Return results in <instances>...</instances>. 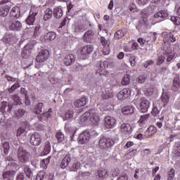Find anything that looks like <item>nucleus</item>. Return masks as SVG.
<instances>
[{
	"label": "nucleus",
	"instance_id": "nucleus-1",
	"mask_svg": "<svg viewBox=\"0 0 180 180\" xmlns=\"http://www.w3.org/2000/svg\"><path fill=\"white\" fill-rule=\"evenodd\" d=\"M115 146V141L112 138L103 136L98 141V147L101 150H109Z\"/></svg>",
	"mask_w": 180,
	"mask_h": 180
},
{
	"label": "nucleus",
	"instance_id": "nucleus-2",
	"mask_svg": "<svg viewBox=\"0 0 180 180\" xmlns=\"http://www.w3.org/2000/svg\"><path fill=\"white\" fill-rule=\"evenodd\" d=\"M109 67V63L106 60L98 61L96 63V75H109V72L106 70V68Z\"/></svg>",
	"mask_w": 180,
	"mask_h": 180
},
{
	"label": "nucleus",
	"instance_id": "nucleus-3",
	"mask_svg": "<svg viewBox=\"0 0 180 180\" xmlns=\"http://www.w3.org/2000/svg\"><path fill=\"white\" fill-rule=\"evenodd\" d=\"M17 157L20 162L26 164L30 158V153L27 152V150L22 147H20L17 151Z\"/></svg>",
	"mask_w": 180,
	"mask_h": 180
},
{
	"label": "nucleus",
	"instance_id": "nucleus-4",
	"mask_svg": "<svg viewBox=\"0 0 180 180\" xmlns=\"http://www.w3.org/2000/svg\"><path fill=\"white\" fill-rule=\"evenodd\" d=\"M120 131L125 140L130 139V134L133 132V127L129 123H123L120 127Z\"/></svg>",
	"mask_w": 180,
	"mask_h": 180
},
{
	"label": "nucleus",
	"instance_id": "nucleus-5",
	"mask_svg": "<svg viewBox=\"0 0 180 180\" xmlns=\"http://www.w3.org/2000/svg\"><path fill=\"white\" fill-rule=\"evenodd\" d=\"M39 11H40L39 7H36V6L31 7L30 14L25 20L27 25H29V26H32V25H34V22L36 20V16H37L39 13Z\"/></svg>",
	"mask_w": 180,
	"mask_h": 180
},
{
	"label": "nucleus",
	"instance_id": "nucleus-6",
	"mask_svg": "<svg viewBox=\"0 0 180 180\" xmlns=\"http://www.w3.org/2000/svg\"><path fill=\"white\" fill-rule=\"evenodd\" d=\"M139 102H140V108L142 113H146L148 112V108H150V101H148V100L144 97L138 96L134 100V103H138Z\"/></svg>",
	"mask_w": 180,
	"mask_h": 180
},
{
	"label": "nucleus",
	"instance_id": "nucleus-7",
	"mask_svg": "<svg viewBox=\"0 0 180 180\" xmlns=\"http://www.w3.org/2000/svg\"><path fill=\"white\" fill-rule=\"evenodd\" d=\"M7 26L13 32H20L22 30V22L16 19H11L7 22Z\"/></svg>",
	"mask_w": 180,
	"mask_h": 180
},
{
	"label": "nucleus",
	"instance_id": "nucleus-8",
	"mask_svg": "<svg viewBox=\"0 0 180 180\" xmlns=\"http://www.w3.org/2000/svg\"><path fill=\"white\" fill-rule=\"evenodd\" d=\"M131 96V89L130 88H124L117 94V98L119 101L129 99Z\"/></svg>",
	"mask_w": 180,
	"mask_h": 180
},
{
	"label": "nucleus",
	"instance_id": "nucleus-9",
	"mask_svg": "<svg viewBox=\"0 0 180 180\" xmlns=\"http://www.w3.org/2000/svg\"><path fill=\"white\" fill-rule=\"evenodd\" d=\"M89 117L90 122L93 123V124H98L101 120V117L99 116V113L96 110H89Z\"/></svg>",
	"mask_w": 180,
	"mask_h": 180
},
{
	"label": "nucleus",
	"instance_id": "nucleus-10",
	"mask_svg": "<svg viewBox=\"0 0 180 180\" xmlns=\"http://www.w3.org/2000/svg\"><path fill=\"white\" fill-rule=\"evenodd\" d=\"M30 143L31 146H34V147L40 146L41 144V135L37 132L33 133L30 136Z\"/></svg>",
	"mask_w": 180,
	"mask_h": 180
},
{
	"label": "nucleus",
	"instance_id": "nucleus-11",
	"mask_svg": "<svg viewBox=\"0 0 180 180\" xmlns=\"http://www.w3.org/2000/svg\"><path fill=\"white\" fill-rule=\"evenodd\" d=\"M49 56L50 52L49 51V50H41L36 56L35 61H37V63H44V61H46V60L49 58Z\"/></svg>",
	"mask_w": 180,
	"mask_h": 180
},
{
	"label": "nucleus",
	"instance_id": "nucleus-12",
	"mask_svg": "<svg viewBox=\"0 0 180 180\" xmlns=\"http://www.w3.org/2000/svg\"><path fill=\"white\" fill-rule=\"evenodd\" d=\"M90 139L91 134L89 133V131H84L79 135L78 143L79 144H86V143L89 141Z\"/></svg>",
	"mask_w": 180,
	"mask_h": 180
},
{
	"label": "nucleus",
	"instance_id": "nucleus-13",
	"mask_svg": "<svg viewBox=\"0 0 180 180\" xmlns=\"http://www.w3.org/2000/svg\"><path fill=\"white\" fill-rule=\"evenodd\" d=\"M12 109H13V105L12 103H7L6 101L1 102L0 108V112L1 113H11Z\"/></svg>",
	"mask_w": 180,
	"mask_h": 180
},
{
	"label": "nucleus",
	"instance_id": "nucleus-14",
	"mask_svg": "<svg viewBox=\"0 0 180 180\" xmlns=\"http://www.w3.org/2000/svg\"><path fill=\"white\" fill-rule=\"evenodd\" d=\"M105 126L107 129H113L116 126V119L113 117L107 116L104 119Z\"/></svg>",
	"mask_w": 180,
	"mask_h": 180
},
{
	"label": "nucleus",
	"instance_id": "nucleus-15",
	"mask_svg": "<svg viewBox=\"0 0 180 180\" xmlns=\"http://www.w3.org/2000/svg\"><path fill=\"white\" fill-rule=\"evenodd\" d=\"M100 40H101V43L103 46V53L105 56H108V54H110V47L109 46V41H108L106 39H105L104 37H101Z\"/></svg>",
	"mask_w": 180,
	"mask_h": 180
},
{
	"label": "nucleus",
	"instance_id": "nucleus-16",
	"mask_svg": "<svg viewBox=\"0 0 180 180\" xmlns=\"http://www.w3.org/2000/svg\"><path fill=\"white\" fill-rule=\"evenodd\" d=\"M94 51V46L86 45L82 46L79 49V53L81 56H89Z\"/></svg>",
	"mask_w": 180,
	"mask_h": 180
},
{
	"label": "nucleus",
	"instance_id": "nucleus-17",
	"mask_svg": "<svg viewBox=\"0 0 180 180\" xmlns=\"http://www.w3.org/2000/svg\"><path fill=\"white\" fill-rule=\"evenodd\" d=\"M163 41L164 43H175L176 38H175L174 34L170 32L164 34Z\"/></svg>",
	"mask_w": 180,
	"mask_h": 180
},
{
	"label": "nucleus",
	"instance_id": "nucleus-18",
	"mask_svg": "<svg viewBox=\"0 0 180 180\" xmlns=\"http://www.w3.org/2000/svg\"><path fill=\"white\" fill-rule=\"evenodd\" d=\"M75 62V56L72 54H68L63 58V63L65 65H72Z\"/></svg>",
	"mask_w": 180,
	"mask_h": 180
},
{
	"label": "nucleus",
	"instance_id": "nucleus-19",
	"mask_svg": "<svg viewBox=\"0 0 180 180\" xmlns=\"http://www.w3.org/2000/svg\"><path fill=\"white\" fill-rule=\"evenodd\" d=\"M10 18H15L19 19L20 18V8L19 6H14L10 11Z\"/></svg>",
	"mask_w": 180,
	"mask_h": 180
},
{
	"label": "nucleus",
	"instance_id": "nucleus-20",
	"mask_svg": "<svg viewBox=\"0 0 180 180\" xmlns=\"http://www.w3.org/2000/svg\"><path fill=\"white\" fill-rule=\"evenodd\" d=\"M179 88H180V75H176L173 80L172 90L174 91V92H176V91H178Z\"/></svg>",
	"mask_w": 180,
	"mask_h": 180
},
{
	"label": "nucleus",
	"instance_id": "nucleus-21",
	"mask_svg": "<svg viewBox=\"0 0 180 180\" xmlns=\"http://www.w3.org/2000/svg\"><path fill=\"white\" fill-rule=\"evenodd\" d=\"M16 175V171L13 169L4 170L2 173L3 179H11Z\"/></svg>",
	"mask_w": 180,
	"mask_h": 180
},
{
	"label": "nucleus",
	"instance_id": "nucleus-22",
	"mask_svg": "<svg viewBox=\"0 0 180 180\" xmlns=\"http://www.w3.org/2000/svg\"><path fill=\"white\" fill-rule=\"evenodd\" d=\"M95 34L94 33L93 31L91 30H88L87 32H86L84 33V34L83 35V40L86 42V43H91V41H92V40H94V35Z\"/></svg>",
	"mask_w": 180,
	"mask_h": 180
},
{
	"label": "nucleus",
	"instance_id": "nucleus-23",
	"mask_svg": "<svg viewBox=\"0 0 180 180\" xmlns=\"http://www.w3.org/2000/svg\"><path fill=\"white\" fill-rule=\"evenodd\" d=\"M87 99L86 97H82L79 99L76 100L73 105L75 108H82L86 105Z\"/></svg>",
	"mask_w": 180,
	"mask_h": 180
},
{
	"label": "nucleus",
	"instance_id": "nucleus-24",
	"mask_svg": "<svg viewBox=\"0 0 180 180\" xmlns=\"http://www.w3.org/2000/svg\"><path fill=\"white\" fill-rule=\"evenodd\" d=\"M79 167H81V163H79L78 161H71L68 167L69 171L77 172V171L79 169Z\"/></svg>",
	"mask_w": 180,
	"mask_h": 180
},
{
	"label": "nucleus",
	"instance_id": "nucleus-25",
	"mask_svg": "<svg viewBox=\"0 0 180 180\" xmlns=\"http://www.w3.org/2000/svg\"><path fill=\"white\" fill-rule=\"evenodd\" d=\"M70 163L71 158L70 157V155H66L60 162V167L63 168V169H65L67 167H70Z\"/></svg>",
	"mask_w": 180,
	"mask_h": 180
},
{
	"label": "nucleus",
	"instance_id": "nucleus-26",
	"mask_svg": "<svg viewBox=\"0 0 180 180\" xmlns=\"http://www.w3.org/2000/svg\"><path fill=\"white\" fill-rule=\"evenodd\" d=\"M155 133H157V128L153 125H150L146 131L145 136H146L147 139H150V137L154 136Z\"/></svg>",
	"mask_w": 180,
	"mask_h": 180
},
{
	"label": "nucleus",
	"instance_id": "nucleus-27",
	"mask_svg": "<svg viewBox=\"0 0 180 180\" xmlns=\"http://www.w3.org/2000/svg\"><path fill=\"white\" fill-rule=\"evenodd\" d=\"M126 34H127V29L124 28V29L119 30L115 33V39L116 40H119L120 39H123V37H124Z\"/></svg>",
	"mask_w": 180,
	"mask_h": 180
},
{
	"label": "nucleus",
	"instance_id": "nucleus-28",
	"mask_svg": "<svg viewBox=\"0 0 180 180\" xmlns=\"http://www.w3.org/2000/svg\"><path fill=\"white\" fill-rule=\"evenodd\" d=\"M9 11H11V7L9 6H2L0 7V16L2 18H6L8 14L9 13Z\"/></svg>",
	"mask_w": 180,
	"mask_h": 180
},
{
	"label": "nucleus",
	"instance_id": "nucleus-29",
	"mask_svg": "<svg viewBox=\"0 0 180 180\" xmlns=\"http://www.w3.org/2000/svg\"><path fill=\"white\" fill-rule=\"evenodd\" d=\"M154 18L160 19V21L161 22L165 18H168V13L164 10L160 11L154 15Z\"/></svg>",
	"mask_w": 180,
	"mask_h": 180
},
{
	"label": "nucleus",
	"instance_id": "nucleus-30",
	"mask_svg": "<svg viewBox=\"0 0 180 180\" xmlns=\"http://www.w3.org/2000/svg\"><path fill=\"white\" fill-rule=\"evenodd\" d=\"M24 174L28 179H32L33 178V172H32V169L29 167L27 165H24L23 167Z\"/></svg>",
	"mask_w": 180,
	"mask_h": 180
},
{
	"label": "nucleus",
	"instance_id": "nucleus-31",
	"mask_svg": "<svg viewBox=\"0 0 180 180\" xmlns=\"http://www.w3.org/2000/svg\"><path fill=\"white\" fill-rule=\"evenodd\" d=\"M149 117H150V114H146L141 116L139 120L138 121V124L140 126V127H144V125L146 124V122L148 120Z\"/></svg>",
	"mask_w": 180,
	"mask_h": 180
},
{
	"label": "nucleus",
	"instance_id": "nucleus-32",
	"mask_svg": "<svg viewBox=\"0 0 180 180\" xmlns=\"http://www.w3.org/2000/svg\"><path fill=\"white\" fill-rule=\"evenodd\" d=\"M53 16L56 19L63 18V9L60 7H56L53 8Z\"/></svg>",
	"mask_w": 180,
	"mask_h": 180
},
{
	"label": "nucleus",
	"instance_id": "nucleus-33",
	"mask_svg": "<svg viewBox=\"0 0 180 180\" xmlns=\"http://www.w3.org/2000/svg\"><path fill=\"white\" fill-rule=\"evenodd\" d=\"M122 112L123 115H131L134 113V107L133 106H125L122 108Z\"/></svg>",
	"mask_w": 180,
	"mask_h": 180
},
{
	"label": "nucleus",
	"instance_id": "nucleus-34",
	"mask_svg": "<svg viewBox=\"0 0 180 180\" xmlns=\"http://www.w3.org/2000/svg\"><path fill=\"white\" fill-rule=\"evenodd\" d=\"M173 153L176 157H180V141L175 142L173 146Z\"/></svg>",
	"mask_w": 180,
	"mask_h": 180
},
{
	"label": "nucleus",
	"instance_id": "nucleus-35",
	"mask_svg": "<svg viewBox=\"0 0 180 180\" xmlns=\"http://www.w3.org/2000/svg\"><path fill=\"white\" fill-rule=\"evenodd\" d=\"M44 106V104L43 103H38L33 109L34 113L36 115H40Z\"/></svg>",
	"mask_w": 180,
	"mask_h": 180
},
{
	"label": "nucleus",
	"instance_id": "nucleus-36",
	"mask_svg": "<svg viewBox=\"0 0 180 180\" xmlns=\"http://www.w3.org/2000/svg\"><path fill=\"white\" fill-rule=\"evenodd\" d=\"M3 41L6 44H13V42L15 41V37L12 35H6L3 38Z\"/></svg>",
	"mask_w": 180,
	"mask_h": 180
},
{
	"label": "nucleus",
	"instance_id": "nucleus-37",
	"mask_svg": "<svg viewBox=\"0 0 180 180\" xmlns=\"http://www.w3.org/2000/svg\"><path fill=\"white\" fill-rule=\"evenodd\" d=\"M25 113H26V110L23 108H18L14 111V115L18 119L22 117L25 115Z\"/></svg>",
	"mask_w": 180,
	"mask_h": 180
},
{
	"label": "nucleus",
	"instance_id": "nucleus-38",
	"mask_svg": "<svg viewBox=\"0 0 180 180\" xmlns=\"http://www.w3.org/2000/svg\"><path fill=\"white\" fill-rule=\"evenodd\" d=\"M50 112H51V108H49L48 112H45L44 113H42L41 115L38 117L39 120L40 122H43V120H46V119H49V117H51V115L50 114Z\"/></svg>",
	"mask_w": 180,
	"mask_h": 180
},
{
	"label": "nucleus",
	"instance_id": "nucleus-39",
	"mask_svg": "<svg viewBox=\"0 0 180 180\" xmlns=\"http://www.w3.org/2000/svg\"><path fill=\"white\" fill-rule=\"evenodd\" d=\"M51 151V145L50 144V141H46L44 143L43 153L44 154V155H47V154H50Z\"/></svg>",
	"mask_w": 180,
	"mask_h": 180
},
{
	"label": "nucleus",
	"instance_id": "nucleus-40",
	"mask_svg": "<svg viewBox=\"0 0 180 180\" xmlns=\"http://www.w3.org/2000/svg\"><path fill=\"white\" fill-rule=\"evenodd\" d=\"M51 18H53V10L46 8L44 11V20H49Z\"/></svg>",
	"mask_w": 180,
	"mask_h": 180
},
{
	"label": "nucleus",
	"instance_id": "nucleus-41",
	"mask_svg": "<svg viewBox=\"0 0 180 180\" xmlns=\"http://www.w3.org/2000/svg\"><path fill=\"white\" fill-rule=\"evenodd\" d=\"M56 37V34L54 32H49L45 34V40H54Z\"/></svg>",
	"mask_w": 180,
	"mask_h": 180
},
{
	"label": "nucleus",
	"instance_id": "nucleus-42",
	"mask_svg": "<svg viewBox=\"0 0 180 180\" xmlns=\"http://www.w3.org/2000/svg\"><path fill=\"white\" fill-rule=\"evenodd\" d=\"M161 101L164 104V106L169 103V95L167 93H163L161 96Z\"/></svg>",
	"mask_w": 180,
	"mask_h": 180
},
{
	"label": "nucleus",
	"instance_id": "nucleus-43",
	"mask_svg": "<svg viewBox=\"0 0 180 180\" xmlns=\"http://www.w3.org/2000/svg\"><path fill=\"white\" fill-rule=\"evenodd\" d=\"M82 32H85V26H84V25H78L75 27L74 32L76 33V34L82 33Z\"/></svg>",
	"mask_w": 180,
	"mask_h": 180
},
{
	"label": "nucleus",
	"instance_id": "nucleus-44",
	"mask_svg": "<svg viewBox=\"0 0 180 180\" xmlns=\"http://www.w3.org/2000/svg\"><path fill=\"white\" fill-rule=\"evenodd\" d=\"M50 160H51V156L48 157L46 159L42 160L40 163L41 168L46 169L47 168V165L50 164Z\"/></svg>",
	"mask_w": 180,
	"mask_h": 180
},
{
	"label": "nucleus",
	"instance_id": "nucleus-45",
	"mask_svg": "<svg viewBox=\"0 0 180 180\" xmlns=\"http://www.w3.org/2000/svg\"><path fill=\"white\" fill-rule=\"evenodd\" d=\"M129 84H130V75L129 74H126L124 75L121 81V84L126 86V85H129Z\"/></svg>",
	"mask_w": 180,
	"mask_h": 180
},
{
	"label": "nucleus",
	"instance_id": "nucleus-46",
	"mask_svg": "<svg viewBox=\"0 0 180 180\" xmlns=\"http://www.w3.org/2000/svg\"><path fill=\"white\" fill-rule=\"evenodd\" d=\"M20 86V84H19V81H17L14 84H13L8 89V91L9 94L13 93L15 89H18Z\"/></svg>",
	"mask_w": 180,
	"mask_h": 180
},
{
	"label": "nucleus",
	"instance_id": "nucleus-47",
	"mask_svg": "<svg viewBox=\"0 0 180 180\" xmlns=\"http://www.w3.org/2000/svg\"><path fill=\"white\" fill-rule=\"evenodd\" d=\"M174 178H175V169L172 168L167 172V180H174Z\"/></svg>",
	"mask_w": 180,
	"mask_h": 180
},
{
	"label": "nucleus",
	"instance_id": "nucleus-48",
	"mask_svg": "<svg viewBox=\"0 0 180 180\" xmlns=\"http://www.w3.org/2000/svg\"><path fill=\"white\" fill-rule=\"evenodd\" d=\"M108 175V170L106 169H100L98 171V178H106Z\"/></svg>",
	"mask_w": 180,
	"mask_h": 180
},
{
	"label": "nucleus",
	"instance_id": "nucleus-49",
	"mask_svg": "<svg viewBox=\"0 0 180 180\" xmlns=\"http://www.w3.org/2000/svg\"><path fill=\"white\" fill-rule=\"evenodd\" d=\"M74 117V112L68 110L65 114V120H72Z\"/></svg>",
	"mask_w": 180,
	"mask_h": 180
},
{
	"label": "nucleus",
	"instance_id": "nucleus-50",
	"mask_svg": "<svg viewBox=\"0 0 180 180\" xmlns=\"http://www.w3.org/2000/svg\"><path fill=\"white\" fill-rule=\"evenodd\" d=\"M46 178V172L39 171L36 176V180H44Z\"/></svg>",
	"mask_w": 180,
	"mask_h": 180
},
{
	"label": "nucleus",
	"instance_id": "nucleus-51",
	"mask_svg": "<svg viewBox=\"0 0 180 180\" xmlns=\"http://www.w3.org/2000/svg\"><path fill=\"white\" fill-rule=\"evenodd\" d=\"M3 148L4 154H5V155H8V153H9V148H11V147L9 146V142H4L3 143Z\"/></svg>",
	"mask_w": 180,
	"mask_h": 180
},
{
	"label": "nucleus",
	"instance_id": "nucleus-52",
	"mask_svg": "<svg viewBox=\"0 0 180 180\" xmlns=\"http://www.w3.org/2000/svg\"><path fill=\"white\" fill-rule=\"evenodd\" d=\"M137 153H139L137 149H133L126 154V157H128V158H133V157H136V155H137Z\"/></svg>",
	"mask_w": 180,
	"mask_h": 180
},
{
	"label": "nucleus",
	"instance_id": "nucleus-53",
	"mask_svg": "<svg viewBox=\"0 0 180 180\" xmlns=\"http://www.w3.org/2000/svg\"><path fill=\"white\" fill-rule=\"evenodd\" d=\"M56 137L57 139L58 143H61L64 140V134L61 131H58L56 134Z\"/></svg>",
	"mask_w": 180,
	"mask_h": 180
},
{
	"label": "nucleus",
	"instance_id": "nucleus-54",
	"mask_svg": "<svg viewBox=\"0 0 180 180\" xmlns=\"http://www.w3.org/2000/svg\"><path fill=\"white\" fill-rule=\"evenodd\" d=\"M147 79V75H143L137 77L136 82L138 84H144Z\"/></svg>",
	"mask_w": 180,
	"mask_h": 180
},
{
	"label": "nucleus",
	"instance_id": "nucleus-55",
	"mask_svg": "<svg viewBox=\"0 0 180 180\" xmlns=\"http://www.w3.org/2000/svg\"><path fill=\"white\" fill-rule=\"evenodd\" d=\"M88 119L89 120V111L86 112L84 115H82L80 117V122H82V123H84V122H86V120H88Z\"/></svg>",
	"mask_w": 180,
	"mask_h": 180
},
{
	"label": "nucleus",
	"instance_id": "nucleus-56",
	"mask_svg": "<svg viewBox=\"0 0 180 180\" xmlns=\"http://www.w3.org/2000/svg\"><path fill=\"white\" fill-rule=\"evenodd\" d=\"M40 29H41L40 24H37L34 30V37H37V36L40 34Z\"/></svg>",
	"mask_w": 180,
	"mask_h": 180
},
{
	"label": "nucleus",
	"instance_id": "nucleus-57",
	"mask_svg": "<svg viewBox=\"0 0 180 180\" xmlns=\"http://www.w3.org/2000/svg\"><path fill=\"white\" fill-rule=\"evenodd\" d=\"M13 100L14 101L15 105H22V99L17 94L13 96Z\"/></svg>",
	"mask_w": 180,
	"mask_h": 180
},
{
	"label": "nucleus",
	"instance_id": "nucleus-58",
	"mask_svg": "<svg viewBox=\"0 0 180 180\" xmlns=\"http://www.w3.org/2000/svg\"><path fill=\"white\" fill-rule=\"evenodd\" d=\"M171 20H172V22H173V23L174 25H176V26H179V25H180V18L179 17L172 16Z\"/></svg>",
	"mask_w": 180,
	"mask_h": 180
},
{
	"label": "nucleus",
	"instance_id": "nucleus-59",
	"mask_svg": "<svg viewBox=\"0 0 180 180\" xmlns=\"http://www.w3.org/2000/svg\"><path fill=\"white\" fill-rule=\"evenodd\" d=\"M5 78L8 82H18L17 78H15L9 75H6Z\"/></svg>",
	"mask_w": 180,
	"mask_h": 180
},
{
	"label": "nucleus",
	"instance_id": "nucleus-60",
	"mask_svg": "<svg viewBox=\"0 0 180 180\" xmlns=\"http://www.w3.org/2000/svg\"><path fill=\"white\" fill-rule=\"evenodd\" d=\"M23 49L31 53L32 50H33V49H34V45H33V44H32V43H29V44H26Z\"/></svg>",
	"mask_w": 180,
	"mask_h": 180
},
{
	"label": "nucleus",
	"instance_id": "nucleus-61",
	"mask_svg": "<svg viewBox=\"0 0 180 180\" xmlns=\"http://www.w3.org/2000/svg\"><path fill=\"white\" fill-rule=\"evenodd\" d=\"M25 131H26V129L23 128V127H19L18 129L17 133H16V136L17 137H20V136H22V134H23V133H25Z\"/></svg>",
	"mask_w": 180,
	"mask_h": 180
},
{
	"label": "nucleus",
	"instance_id": "nucleus-62",
	"mask_svg": "<svg viewBox=\"0 0 180 180\" xmlns=\"http://www.w3.org/2000/svg\"><path fill=\"white\" fill-rule=\"evenodd\" d=\"M153 108L161 109V101H160L159 100L154 101L153 103Z\"/></svg>",
	"mask_w": 180,
	"mask_h": 180
},
{
	"label": "nucleus",
	"instance_id": "nucleus-63",
	"mask_svg": "<svg viewBox=\"0 0 180 180\" xmlns=\"http://www.w3.org/2000/svg\"><path fill=\"white\" fill-rule=\"evenodd\" d=\"M164 61H165V56H160L158 57V59H157L158 65H161V64H162Z\"/></svg>",
	"mask_w": 180,
	"mask_h": 180
},
{
	"label": "nucleus",
	"instance_id": "nucleus-64",
	"mask_svg": "<svg viewBox=\"0 0 180 180\" xmlns=\"http://www.w3.org/2000/svg\"><path fill=\"white\" fill-rule=\"evenodd\" d=\"M15 180H25V173L23 172L19 173L17 175Z\"/></svg>",
	"mask_w": 180,
	"mask_h": 180
}]
</instances>
